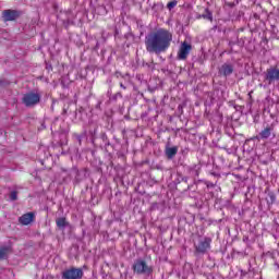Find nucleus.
Here are the masks:
<instances>
[{"label":"nucleus","instance_id":"obj_1","mask_svg":"<svg viewBox=\"0 0 279 279\" xmlns=\"http://www.w3.org/2000/svg\"><path fill=\"white\" fill-rule=\"evenodd\" d=\"M172 41L173 34L166 28H159L145 36L146 51L160 56V53H165L171 47Z\"/></svg>","mask_w":279,"mask_h":279},{"label":"nucleus","instance_id":"obj_2","mask_svg":"<svg viewBox=\"0 0 279 279\" xmlns=\"http://www.w3.org/2000/svg\"><path fill=\"white\" fill-rule=\"evenodd\" d=\"M134 274L138 276H151L154 269L147 265V263L143 259H137L132 267Z\"/></svg>","mask_w":279,"mask_h":279},{"label":"nucleus","instance_id":"obj_3","mask_svg":"<svg viewBox=\"0 0 279 279\" xmlns=\"http://www.w3.org/2000/svg\"><path fill=\"white\" fill-rule=\"evenodd\" d=\"M264 82H267V84H276V82H279V69L278 66H270L264 72Z\"/></svg>","mask_w":279,"mask_h":279},{"label":"nucleus","instance_id":"obj_4","mask_svg":"<svg viewBox=\"0 0 279 279\" xmlns=\"http://www.w3.org/2000/svg\"><path fill=\"white\" fill-rule=\"evenodd\" d=\"M22 101L27 108H32V106H36V104L40 102V95L36 93H27L23 96Z\"/></svg>","mask_w":279,"mask_h":279},{"label":"nucleus","instance_id":"obj_5","mask_svg":"<svg viewBox=\"0 0 279 279\" xmlns=\"http://www.w3.org/2000/svg\"><path fill=\"white\" fill-rule=\"evenodd\" d=\"M210 243H213V239L210 238H201L198 243L195 244V250L198 254H206L208 250H210Z\"/></svg>","mask_w":279,"mask_h":279},{"label":"nucleus","instance_id":"obj_6","mask_svg":"<svg viewBox=\"0 0 279 279\" xmlns=\"http://www.w3.org/2000/svg\"><path fill=\"white\" fill-rule=\"evenodd\" d=\"M276 125L267 124L264 130H262L257 136V138H262V141H267V138H276Z\"/></svg>","mask_w":279,"mask_h":279},{"label":"nucleus","instance_id":"obj_7","mask_svg":"<svg viewBox=\"0 0 279 279\" xmlns=\"http://www.w3.org/2000/svg\"><path fill=\"white\" fill-rule=\"evenodd\" d=\"M191 49H193V47L189 43L183 41L178 52V59L186 60V58H189V54L191 53Z\"/></svg>","mask_w":279,"mask_h":279},{"label":"nucleus","instance_id":"obj_8","mask_svg":"<svg viewBox=\"0 0 279 279\" xmlns=\"http://www.w3.org/2000/svg\"><path fill=\"white\" fill-rule=\"evenodd\" d=\"M2 19L8 22V21H16L19 19V13L15 10H4L2 12Z\"/></svg>","mask_w":279,"mask_h":279},{"label":"nucleus","instance_id":"obj_9","mask_svg":"<svg viewBox=\"0 0 279 279\" xmlns=\"http://www.w3.org/2000/svg\"><path fill=\"white\" fill-rule=\"evenodd\" d=\"M36 216L34 215V213H27V214H24L23 216H21L19 218V221L22 226H29V223H32V221H34V218Z\"/></svg>","mask_w":279,"mask_h":279},{"label":"nucleus","instance_id":"obj_10","mask_svg":"<svg viewBox=\"0 0 279 279\" xmlns=\"http://www.w3.org/2000/svg\"><path fill=\"white\" fill-rule=\"evenodd\" d=\"M221 75H225V77H228V75H232L234 73V66L232 64L225 63L220 68Z\"/></svg>","mask_w":279,"mask_h":279},{"label":"nucleus","instance_id":"obj_11","mask_svg":"<svg viewBox=\"0 0 279 279\" xmlns=\"http://www.w3.org/2000/svg\"><path fill=\"white\" fill-rule=\"evenodd\" d=\"M84 278V270L82 268H71V279H82Z\"/></svg>","mask_w":279,"mask_h":279},{"label":"nucleus","instance_id":"obj_12","mask_svg":"<svg viewBox=\"0 0 279 279\" xmlns=\"http://www.w3.org/2000/svg\"><path fill=\"white\" fill-rule=\"evenodd\" d=\"M178 154V147H168L166 148V156L169 160H172V158H175V155Z\"/></svg>","mask_w":279,"mask_h":279},{"label":"nucleus","instance_id":"obj_13","mask_svg":"<svg viewBox=\"0 0 279 279\" xmlns=\"http://www.w3.org/2000/svg\"><path fill=\"white\" fill-rule=\"evenodd\" d=\"M56 222L58 228H60L61 230L64 229L65 226H69V222H66V218L64 217L58 218Z\"/></svg>","mask_w":279,"mask_h":279},{"label":"nucleus","instance_id":"obj_14","mask_svg":"<svg viewBox=\"0 0 279 279\" xmlns=\"http://www.w3.org/2000/svg\"><path fill=\"white\" fill-rule=\"evenodd\" d=\"M73 138L74 141H76V143H78V145H82V141H84V138H86V134L81 133V134H73Z\"/></svg>","mask_w":279,"mask_h":279},{"label":"nucleus","instance_id":"obj_15","mask_svg":"<svg viewBox=\"0 0 279 279\" xmlns=\"http://www.w3.org/2000/svg\"><path fill=\"white\" fill-rule=\"evenodd\" d=\"M202 19H206L207 21H213V13L206 9L205 13L202 15Z\"/></svg>","mask_w":279,"mask_h":279},{"label":"nucleus","instance_id":"obj_16","mask_svg":"<svg viewBox=\"0 0 279 279\" xmlns=\"http://www.w3.org/2000/svg\"><path fill=\"white\" fill-rule=\"evenodd\" d=\"M8 247H2L0 248V260H3V258H5L8 256Z\"/></svg>","mask_w":279,"mask_h":279},{"label":"nucleus","instance_id":"obj_17","mask_svg":"<svg viewBox=\"0 0 279 279\" xmlns=\"http://www.w3.org/2000/svg\"><path fill=\"white\" fill-rule=\"evenodd\" d=\"M9 197L11 202H16V199L19 198V193L16 191H13L10 193Z\"/></svg>","mask_w":279,"mask_h":279},{"label":"nucleus","instance_id":"obj_18","mask_svg":"<svg viewBox=\"0 0 279 279\" xmlns=\"http://www.w3.org/2000/svg\"><path fill=\"white\" fill-rule=\"evenodd\" d=\"M175 5H178V0H172V1L168 2L167 8H168V10H173V8H175Z\"/></svg>","mask_w":279,"mask_h":279},{"label":"nucleus","instance_id":"obj_19","mask_svg":"<svg viewBox=\"0 0 279 279\" xmlns=\"http://www.w3.org/2000/svg\"><path fill=\"white\" fill-rule=\"evenodd\" d=\"M62 279H71V269L63 271Z\"/></svg>","mask_w":279,"mask_h":279},{"label":"nucleus","instance_id":"obj_20","mask_svg":"<svg viewBox=\"0 0 279 279\" xmlns=\"http://www.w3.org/2000/svg\"><path fill=\"white\" fill-rule=\"evenodd\" d=\"M123 99V94H121L120 92H118L114 96L113 99Z\"/></svg>","mask_w":279,"mask_h":279},{"label":"nucleus","instance_id":"obj_21","mask_svg":"<svg viewBox=\"0 0 279 279\" xmlns=\"http://www.w3.org/2000/svg\"><path fill=\"white\" fill-rule=\"evenodd\" d=\"M192 174L196 177L199 175V170H192Z\"/></svg>","mask_w":279,"mask_h":279},{"label":"nucleus","instance_id":"obj_22","mask_svg":"<svg viewBox=\"0 0 279 279\" xmlns=\"http://www.w3.org/2000/svg\"><path fill=\"white\" fill-rule=\"evenodd\" d=\"M181 181H182V182H185V183L189 182V177H182V178H181Z\"/></svg>","mask_w":279,"mask_h":279},{"label":"nucleus","instance_id":"obj_23","mask_svg":"<svg viewBox=\"0 0 279 279\" xmlns=\"http://www.w3.org/2000/svg\"><path fill=\"white\" fill-rule=\"evenodd\" d=\"M146 66H148L149 69L154 70V63H146Z\"/></svg>","mask_w":279,"mask_h":279},{"label":"nucleus","instance_id":"obj_24","mask_svg":"<svg viewBox=\"0 0 279 279\" xmlns=\"http://www.w3.org/2000/svg\"><path fill=\"white\" fill-rule=\"evenodd\" d=\"M120 87H122L123 90L128 88L123 83H120Z\"/></svg>","mask_w":279,"mask_h":279},{"label":"nucleus","instance_id":"obj_25","mask_svg":"<svg viewBox=\"0 0 279 279\" xmlns=\"http://www.w3.org/2000/svg\"><path fill=\"white\" fill-rule=\"evenodd\" d=\"M229 47H234V41H229Z\"/></svg>","mask_w":279,"mask_h":279},{"label":"nucleus","instance_id":"obj_26","mask_svg":"<svg viewBox=\"0 0 279 279\" xmlns=\"http://www.w3.org/2000/svg\"><path fill=\"white\" fill-rule=\"evenodd\" d=\"M102 8H104V11H105V14H108V11L106 10V7L102 5Z\"/></svg>","mask_w":279,"mask_h":279},{"label":"nucleus","instance_id":"obj_27","mask_svg":"<svg viewBox=\"0 0 279 279\" xmlns=\"http://www.w3.org/2000/svg\"><path fill=\"white\" fill-rule=\"evenodd\" d=\"M75 173H76L77 177L81 175V172H78L77 170H75Z\"/></svg>","mask_w":279,"mask_h":279},{"label":"nucleus","instance_id":"obj_28","mask_svg":"<svg viewBox=\"0 0 279 279\" xmlns=\"http://www.w3.org/2000/svg\"><path fill=\"white\" fill-rule=\"evenodd\" d=\"M270 197H271V201H272V202L276 199V197H275V196H270Z\"/></svg>","mask_w":279,"mask_h":279},{"label":"nucleus","instance_id":"obj_29","mask_svg":"<svg viewBox=\"0 0 279 279\" xmlns=\"http://www.w3.org/2000/svg\"><path fill=\"white\" fill-rule=\"evenodd\" d=\"M63 113L66 114V110L65 109H63Z\"/></svg>","mask_w":279,"mask_h":279},{"label":"nucleus","instance_id":"obj_30","mask_svg":"<svg viewBox=\"0 0 279 279\" xmlns=\"http://www.w3.org/2000/svg\"><path fill=\"white\" fill-rule=\"evenodd\" d=\"M76 180L80 181L81 179L76 177Z\"/></svg>","mask_w":279,"mask_h":279}]
</instances>
